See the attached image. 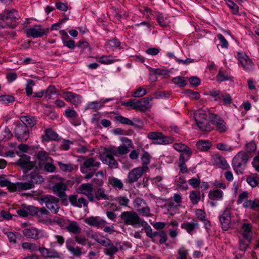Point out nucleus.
Segmentation results:
<instances>
[{"label": "nucleus", "mask_w": 259, "mask_h": 259, "mask_svg": "<svg viewBox=\"0 0 259 259\" xmlns=\"http://www.w3.org/2000/svg\"><path fill=\"white\" fill-rule=\"evenodd\" d=\"M148 169L147 166H142L133 169L129 172L126 182L129 184L137 182L142 176L144 172H146Z\"/></svg>", "instance_id": "0eeeda50"}, {"label": "nucleus", "mask_w": 259, "mask_h": 259, "mask_svg": "<svg viewBox=\"0 0 259 259\" xmlns=\"http://www.w3.org/2000/svg\"><path fill=\"white\" fill-rule=\"evenodd\" d=\"M110 58H111L110 56H107L103 55L99 58V61L102 64H110L119 60L116 59H110Z\"/></svg>", "instance_id": "79ce46f5"}, {"label": "nucleus", "mask_w": 259, "mask_h": 259, "mask_svg": "<svg viewBox=\"0 0 259 259\" xmlns=\"http://www.w3.org/2000/svg\"><path fill=\"white\" fill-rule=\"evenodd\" d=\"M256 150V144L252 141L248 143H247L246 145L245 146V153H247L248 155H249V157L250 156V154L255 152Z\"/></svg>", "instance_id": "a18cd8bd"}, {"label": "nucleus", "mask_w": 259, "mask_h": 259, "mask_svg": "<svg viewBox=\"0 0 259 259\" xmlns=\"http://www.w3.org/2000/svg\"><path fill=\"white\" fill-rule=\"evenodd\" d=\"M149 98H144L136 101L137 110L140 111H145L148 108H150L151 104Z\"/></svg>", "instance_id": "4be33fe9"}, {"label": "nucleus", "mask_w": 259, "mask_h": 259, "mask_svg": "<svg viewBox=\"0 0 259 259\" xmlns=\"http://www.w3.org/2000/svg\"><path fill=\"white\" fill-rule=\"evenodd\" d=\"M155 237L158 236L160 238L159 243L163 244L167 241V237L166 233L163 231L155 232Z\"/></svg>", "instance_id": "13d9d810"}, {"label": "nucleus", "mask_w": 259, "mask_h": 259, "mask_svg": "<svg viewBox=\"0 0 259 259\" xmlns=\"http://www.w3.org/2000/svg\"><path fill=\"white\" fill-rule=\"evenodd\" d=\"M118 248L115 246L112 242L111 241L110 245H107L104 250V253L111 258L113 257V255L118 251Z\"/></svg>", "instance_id": "c756f323"}, {"label": "nucleus", "mask_w": 259, "mask_h": 259, "mask_svg": "<svg viewBox=\"0 0 259 259\" xmlns=\"http://www.w3.org/2000/svg\"><path fill=\"white\" fill-rule=\"evenodd\" d=\"M147 138L150 140H155L154 144L165 145L172 143L174 142V139L170 137L164 136L161 133L157 132H150L148 133Z\"/></svg>", "instance_id": "39448f33"}, {"label": "nucleus", "mask_w": 259, "mask_h": 259, "mask_svg": "<svg viewBox=\"0 0 259 259\" xmlns=\"http://www.w3.org/2000/svg\"><path fill=\"white\" fill-rule=\"evenodd\" d=\"M96 177L97 178L93 180L94 183L99 186H102L104 183V180L106 179L105 172L103 170L99 171L96 174Z\"/></svg>", "instance_id": "cd10ccee"}, {"label": "nucleus", "mask_w": 259, "mask_h": 259, "mask_svg": "<svg viewBox=\"0 0 259 259\" xmlns=\"http://www.w3.org/2000/svg\"><path fill=\"white\" fill-rule=\"evenodd\" d=\"M172 81L180 87H184L186 85V82L184 77L178 76L172 79Z\"/></svg>", "instance_id": "6e6d98bb"}, {"label": "nucleus", "mask_w": 259, "mask_h": 259, "mask_svg": "<svg viewBox=\"0 0 259 259\" xmlns=\"http://www.w3.org/2000/svg\"><path fill=\"white\" fill-rule=\"evenodd\" d=\"M116 201L118 203L123 206H127L130 200L125 196H119L117 197Z\"/></svg>", "instance_id": "0e129e2a"}, {"label": "nucleus", "mask_w": 259, "mask_h": 259, "mask_svg": "<svg viewBox=\"0 0 259 259\" xmlns=\"http://www.w3.org/2000/svg\"><path fill=\"white\" fill-rule=\"evenodd\" d=\"M197 148L202 151L208 150L211 146V144L209 141L201 140L196 144Z\"/></svg>", "instance_id": "2f4dec72"}, {"label": "nucleus", "mask_w": 259, "mask_h": 259, "mask_svg": "<svg viewBox=\"0 0 259 259\" xmlns=\"http://www.w3.org/2000/svg\"><path fill=\"white\" fill-rule=\"evenodd\" d=\"M49 29H43L40 25H35L25 30V32L28 37L32 36L34 38H37L42 36L48 33Z\"/></svg>", "instance_id": "9b49d317"}, {"label": "nucleus", "mask_w": 259, "mask_h": 259, "mask_svg": "<svg viewBox=\"0 0 259 259\" xmlns=\"http://www.w3.org/2000/svg\"><path fill=\"white\" fill-rule=\"evenodd\" d=\"M57 163L60 169L64 172H69L77 169V166L72 163H64L61 161H58Z\"/></svg>", "instance_id": "bb28decb"}, {"label": "nucleus", "mask_w": 259, "mask_h": 259, "mask_svg": "<svg viewBox=\"0 0 259 259\" xmlns=\"http://www.w3.org/2000/svg\"><path fill=\"white\" fill-rule=\"evenodd\" d=\"M74 240L79 244L85 245L88 239L84 235H76L74 237Z\"/></svg>", "instance_id": "052dcab7"}, {"label": "nucleus", "mask_w": 259, "mask_h": 259, "mask_svg": "<svg viewBox=\"0 0 259 259\" xmlns=\"http://www.w3.org/2000/svg\"><path fill=\"white\" fill-rule=\"evenodd\" d=\"M231 221L230 210L226 208L220 217V221L223 230L228 231L231 228Z\"/></svg>", "instance_id": "ddd939ff"}, {"label": "nucleus", "mask_w": 259, "mask_h": 259, "mask_svg": "<svg viewBox=\"0 0 259 259\" xmlns=\"http://www.w3.org/2000/svg\"><path fill=\"white\" fill-rule=\"evenodd\" d=\"M20 17L17 11L14 9L12 10H6L2 13L0 14V20L3 21L10 19L12 21H16Z\"/></svg>", "instance_id": "f3484780"}, {"label": "nucleus", "mask_w": 259, "mask_h": 259, "mask_svg": "<svg viewBox=\"0 0 259 259\" xmlns=\"http://www.w3.org/2000/svg\"><path fill=\"white\" fill-rule=\"evenodd\" d=\"M219 99H222L224 101V104L225 105H230L232 102V98L229 94L221 95L219 97Z\"/></svg>", "instance_id": "e2e57ef3"}, {"label": "nucleus", "mask_w": 259, "mask_h": 259, "mask_svg": "<svg viewBox=\"0 0 259 259\" xmlns=\"http://www.w3.org/2000/svg\"><path fill=\"white\" fill-rule=\"evenodd\" d=\"M22 124L26 126L27 127H32L36 123V120L33 116L30 115L22 116L20 117Z\"/></svg>", "instance_id": "5701e85b"}, {"label": "nucleus", "mask_w": 259, "mask_h": 259, "mask_svg": "<svg viewBox=\"0 0 259 259\" xmlns=\"http://www.w3.org/2000/svg\"><path fill=\"white\" fill-rule=\"evenodd\" d=\"M15 98L11 95H2L0 96V101L4 103L8 104L9 103L14 102Z\"/></svg>", "instance_id": "603ef678"}, {"label": "nucleus", "mask_w": 259, "mask_h": 259, "mask_svg": "<svg viewBox=\"0 0 259 259\" xmlns=\"http://www.w3.org/2000/svg\"><path fill=\"white\" fill-rule=\"evenodd\" d=\"M197 117L198 119H201V121H203V119L206 120L207 115L205 112L203 110H199L197 111L194 114V118L195 121L196 122Z\"/></svg>", "instance_id": "69168bd1"}, {"label": "nucleus", "mask_w": 259, "mask_h": 259, "mask_svg": "<svg viewBox=\"0 0 259 259\" xmlns=\"http://www.w3.org/2000/svg\"><path fill=\"white\" fill-rule=\"evenodd\" d=\"M238 57L244 70L250 71L253 68V63L245 53H238Z\"/></svg>", "instance_id": "2eb2a0df"}, {"label": "nucleus", "mask_w": 259, "mask_h": 259, "mask_svg": "<svg viewBox=\"0 0 259 259\" xmlns=\"http://www.w3.org/2000/svg\"><path fill=\"white\" fill-rule=\"evenodd\" d=\"M18 187L19 190H28L33 187V184L29 181V182H18Z\"/></svg>", "instance_id": "864d4df0"}, {"label": "nucleus", "mask_w": 259, "mask_h": 259, "mask_svg": "<svg viewBox=\"0 0 259 259\" xmlns=\"http://www.w3.org/2000/svg\"><path fill=\"white\" fill-rule=\"evenodd\" d=\"M35 85L33 80L29 79L27 80V83L25 89L27 96H30L32 94V87Z\"/></svg>", "instance_id": "4d7b16f0"}, {"label": "nucleus", "mask_w": 259, "mask_h": 259, "mask_svg": "<svg viewBox=\"0 0 259 259\" xmlns=\"http://www.w3.org/2000/svg\"><path fill=\"white\" fill-rule=\"evenodd\" d=\"M22 247L24 249H28L31 251H35L38 250L39 247L35 243L24 242L22 244Z\"/></svg>", "instance_id": "49530a36"}, {"label": "nucleus", "mask_w": 259, "mask_h": 259, "mask_svg": "<svg viewBox=\"0 0 259 259\" xmlns=\"http://www.w3.org/2000/svg\"><path fill=\"white\" fill-rule=\"evenodd\" d=\"M208 196L212 200H218L222 198L223 192L219 189L211 190L209 192Z\"/></svg>", "instance_id": "c85d7f7f"}, {"label": "nucleus", "mask_w": 259, "mask_h": 259, "mask_svg": "<svg viewBox=\"0 0 259 259\" xmlns=\"http://www.w3.org/2000/svg\"><path fill=\"white\" fill-rule=\"evenodd\" d=\"M38 250L42 255L51 258H60L59 253L55 249L39 247Z\"/></svg>", "instance_id": "aec40b11"}, {"label": "nucleus", "mask_w": 259, "mask_h": 259, "mask_svg": "<svg viewBox=\"0 0 259 259\" xmlns=\"http://www.w3.org/2000/svg\"><path fill=\"white\" fill-rule=\"evenodd\" d=\"M37 158L39 160L45 162L52 160V159L49 156V153L43 150L39 151L38 152Z\"/></svg>", "instance_id": "72a5a7b5"}, {"label": "nucleus", "mask_w": 259, "mask_h": 259, "mask_svg": "<svg viewBox=\"0 0 259 259\" xmlns=\"http://www.w3.org/2000/svg\"><path fill=\"white\" fill-rule=\"evenodd\" d=\"M145 231L146 233V235L149 238L152 239V241L155 242V240L153 239L154 237H155V232L154 233L152 232V229L151 227L147 224V225H144Z\"/></svg>", "instance_id": "5fc2aeb1"}, {"label": "nucleus", "mask_w": 259, "mask_h": 259, "mask_svg": "<svg viewBox=\"0 0 259 259\" xmlns=\"http://www.w3.org/2000/svg\"><path fill=\"white\" fill-rule=\"evenodd\" d=\"M226 4L232 10V12L234 15L239 14L238 7L233 1L231 0H225Z\"/></svg>", "instance_id": "09e8293b"}, {"label": "nucleus", "mask_w": 259, "mask_h": 259, "mask_svg": "<svg viewBox=\"0 0 259 259\" xmlns=\"http://www.w3.org/2000/svg\"><path fill=\"white\" fill-rule=\"evenodd\" d=\"M210 122L214 126V128L220 133L227 131L228 128L226 122L220 117L214 114L209 116ZM213 128V127H212Z\"/></svg>", "instance_id": "1a4fd4ad"}, {"label": "nucleus", "mask_w": 259, "mask_h": 259, "mask_svg": "<svg viewBox=\"0 0 259 259\" xmlns=\"http://www.w3.org/2000/svg\"><path fill=\"white\" fill-rule=\"evenodd\" d=\"M197 125L202 131L209 132L213 129L210 123H208L206 120L203 119V121H201V119H198V117H197Z\"/></svg>", "instance_id": "b1692460"}, {"label": "nucleus", "mask_w": 259, "mask_h": 259, "mask_svg": "<svg viewBox=\"0 0 259 259\" xmlns=\"http://www.w3.org/2000/svg\"><path fill=\"white\" fill-rule=\"evenodd\" d=\"M58 135L52 129L49 128L46 130L45 135L42 136L43 141H48L49 140H57Z\"/></svg>", "instance_id": "a878e982"}, {"label": "nucleus", "mask_w": 259, "mask_h": 259, "mask_svg": "<svg viewBox=\"0 0 259 259\" xmlns=\"http://www.w3.org/2000/svg\"><path fill=\"white\" fill-rule=\"evenodd\" d=\"M115 119L120 123L135 126L134 123L130 119L126 117H124L120 115L116 116L115 117Z\"/></svg>", "instance_id": "37998d69"}, {"label": "nucleus", "mask_w": 259, "mask_h": 259, "mask_svg": "<svg viewBox=\"0 0 259 259\" xmlns=\"http://www.w3.org/2000/svg\"><path fill=\"white\" fill-rule=\"evenodd\" d=\"M65 115L68 118H76L78 114L74 110L68 108L65 111Z\"/></svg>", "instance_id": "338daca9"}, {"label": "nucleus", "mask_w": 259, "mask_h": 259, "mask_svg": "<svg viewBox=\"0 0 259 259\" xmlns=\"http://www.w3.org/2000/svg\"><path fill=\"white\" fill-rule=\"evenodd\" d=\"M215 161L216 164L222 169H227L229 166L226 160L222 156H216Z\"/></svg>", "instance_id": "4c0bfd02"}, {"label": "nucleus", "mask_w": 259, "mask_h": 259, "mask_svg": "<svg viewBox=\"0 0 259 259\" xmlns=\"http://www.w3.org/2000/svg\"><path fill=\"white\" fill-rule=\"evenodd\" d=\"M246 181L247 183L252 187H254L256 186L259 187V178L257 177H247Z\"/></svg>", "instance_id": "3c124183"}, {"label": "nucleus", "mask_w": 259, "mask_h": 259, "mask_svg": "<svg viewBox=\"0 0 259 259\" xmlns=\"http://www.w3.org/2000/svg\"><path fill=\"white\" fill-rule=\"evenodd\" d=\"M16 164L21 167L25 173L31 170L35 165L33 162L30 161V157L26 155L21 156Z\"/></svg>", "instance_id": "9d476101"}, {"label": "nucleus", "mask_w": 259, "mask_h": 259, "mask_svg": "<svg viewBox=\"0 0 259 259\" xmlns=\"http://www.w3.org/2000/svg\"><path fill=\"white\" fill-rule=\"evenodd\" d=\"M251 237H247L242 236V238L239 241V249L242 251L246 250L248 245L250 244Z\"/></svg>", "instance_id": "473e14b6"}, {"label": "nucleus", "mask_w": 259, "mask_h": 259, "mask_svg": "<svg viewBox=\"0 0 259 259\" xmlns=\"http://www.w3.org/2000/svg\"><path fill=\"white\" fill-rule=\"evenodd\" d=\"M71 241L67 240L66 243V246L67 249L75 256L79 257L82 252L81 249L78 246L74 247L70 243Z\"/></svg>", "instance_id": "393cba45"}, {"label": "nucleus", "mask_w": 259, "mask_h": 259, "mask_svg": "<svg viewBox=\"0 0 259 259\" xmlns=\"http://www.w3.org/2000/svg\"><path fill=\"white\" fill-rule=\"evenodd\" d=\"M109 182L110 184L114 188H118L119 189H122L123 187V185L121 180L114 177L109 178Z\"/></svg>", "instance_id": "f704fd0d"}, {"label": "nucleus", "mask_w": 259, "mask_h": 259, "mask_svg": "<svg viewBox=\"0 0 259 259\" xmlns=\"http://www.w3.org/2000/svg\"><path fill=\"white\" fill-rule=\"evenodd\" d=\"M23 234L28 238L37 240L44 237V232L42 230H39L35 227H30L24 229Z\"/></svg>", "instance_id": "f8f14e48"}, {"label": "nucleus", "mask_w": 259, "mask_h": 259, "mask_svg": "<svg viewBox=\"0 0 259 259\" xmlns=\"http://www.w3.org/2000/svg\"><path fill=\"white\" fill-rule=\"evenodd\" d=\"M14 133L17 139L21 142L27 141L29 137V130L26 125L19 122L16 124Z\"/></svg>", "instance_id": "423d86ee"}, {"label": "nucleus", "mask_w": 259, "mask_h": 259, "mask_svg": "<svg viewBox=\"0 0 259 259\" xmlns=\"http://www.w3.org/2000/svg\"><path fill=\"white\" fill-rule=\"evenodd\" d=\"M68 199L71 204L73 206L81 208L82 206L87 207L89 204L88 201L83 197H79L77 195H71Z\"/></svg>", "instance_id": "4468645a"}, {"label": "nucleus", "mask_w": 259, "mask_h": 259, "mask_svg": "<svg viewBox=\"0 0 259 259\" xmlns=\"http://www.w3.org/2000/svg\"><path fill=\"white\" fill-rule=\"evenodd\" d=\"M44 169L48 172H54L56 170L55 166L50 162V161H48L45 162L44 164Z\"/></svg>", "instance_id": "774afa93"}, {"label": "nucleus", "mask_w": 259, "mask_h": 259, "mask_svg": "<svg viewBox=\"0 0 259 259\" xmlns=\"http://www.w3.org/2000/svg\"><path fill=\"white\" fill-rule=\"evenodd\" d=\"M7 236L10 242L16 243V239L18 238H20L21 237V235L19 234H15L12 232H10L7 233Z\"/></svg>", "instance_id": "680f3d73"}, {"label": "nucleus", "mask_w": 259, "mask_h": 259, "mask_svg": "<svg viewBox=\"0 0 259 259\" xmlns=\"http://www.w3.org/2000/svg\"><path fill=\"white\" fill-rule=\"evenodd\" d=\"M65 225V229L70 233L78 234L81 232V228L79 224L76 221L67 220Z\"/></svg>", "instance_id": "6ab92c4d"}, {"label": "nucleus", "mask_w": 259, "mask_h": 259, "mask_svg": "<svg viewBox=\"0 0 259 259\" xmlns=\"http://www.w3.org/2000/svg\"><path fill=\"white\" fill-rule=\"evenodd\" d=\"M100 163L99 162H96L93 157L89 158L83 162V166L85 168L91 167H99Z\"/></svg>", "instance_id": "58836bf2"}, {"label": "nucleus", "mask_w": 259, "mask_h": 259, "mask_svg": "<svg viewBox=\"0 0 259 259\" xmlns=\"http://www.w3.org/2000/svg\"><path fill=\"white\" fill-rule=\"evenodd\" d=\"M105 155L107 157H112L114 156H118L117 148L115 147H110L105 150Z\"/></svg>", "instance_id": "de8ad7c7"}, {"label": "nucleus", "mask_w": 259, "mask_h": 259, "mask_svg": "<svg viewBox=\"0 0 259 259\" xmlns=\"http://www.w3.org/2000/svg\"><path fill=\"white\" fill-rule=\"evenodd\" d=\"M120 217L126 225H131L134 227H140L147 225V223L141 219L134 211H125L121 212Z\"/></svg>", "instance_id": "f03ea898"}, {"label": "nucleus", "mask_w": 259, "mask_h": 259, "mask_svg": "<svg viewBox=\"0 0 259 259\" xmlns=\"http://www.w3.org/2000/svg\"><path fill=\"white\" fill-rule=\"evenodd\" d=\"M178 253L179 256L177 257V259H187L188 251L185 247H182L180 248L178 250Z\"/></svg>", "instance_id": "bf43d9fd"}, {"label": "nucleus", "mask_w": 259, "mask_h": 259, "mask_svg": "<svg viewBox=\"0 0 259 259\" xmlns=\"http://www.w3.org/2000/svg\"><path fill=\"white\" fill-rule=\"evenodd\" d=\"M63 98L75 106H78L81 102V96L70 92H63Z\"/></svg>", "instance_id": "dca6fc26"}, {"label": "nucleus", "mask_w": 259, "mask_h": 259, "mask_svg": "<svg viewBox=\"0 0 259 259\" xmlns=\"http://www.w3.org/2000/svg\"><path fill=\"white\" fill-rule=\"evenodd\" d=\"M93 185L91 183H84L79 186L78 188V192L85 195L91 202L101 199L109 200L110 197L105 194L104 188H99L93 194Z\"/></svg>", "instance_id": "f257e3e1"}, {"label": "nucleus", "mask_w": 259, "mask_h": 259, "mask_svg": "<svg viewBox=\"0 0 259 259\" xmlns=\"http://www.w3.org/2000/svg\"><path fill=\"white\" fill-rule=\"evenodd\" d=\"M33 206H24L23 208L19 209L17 210V213L21 217H26L30 212L32 211Z\"/></svg>", "instance_id": "e433bc0d"}, {"label": "nucleus", "mask_w": 259, "mask_h": 259, "mask_svg": "<svg viewBox=\"0 0 259 259\" xmlns=\"http://www.w3.org/2000/svg\"><path fill=\"white\" fill-rule=\"evenodd\" d=\"M249 155L244 151L239 152L233 158L232 165L234 170L238 174H242Z\"/></svg>", "instance_id": "20e7f679"}, {"label": "nucleus", "mask_w": 259, "mask_h": 259, "mask_svg": "<svg viewBox=\"0 0 259 259\" xmlns=\"http://www.w3.org/2000/svg\"><path fill=\"white\" fill-rule=\"evenodd\" d=\"M93 238L96 242L106 247L107 245H110L111 242V240L103 236H93Z\"/></svg>", "instance_id": "ea45409f"}, {"label": "nucleus", "mask_w": 259, "mask_h": 259, "mask_svg": "<svg viewBox=\"0 0 259 259\" xmlns=\"http://www.w3.org/2000/svg\"><path fill=\"white\" fill-rule=\"evenodd\" d=\"M29 180L33 184L34 186V184H39L44 181V179L41 176L36 173H31L29 175Z\"/></svg>", "instance_id": "7c9ffc66"}, {"label": "nucleus", "mask_w": 259, "mask_h": 259, "mask_svg": "<svg viewBox=\"0 0 259 259\" xmlns=\"http://www.w3.org/2000/svg\"><path fill=\"white\" fill-rule=\"evenodd\" d=\"M41 202L46 204V207L54 213H57L59 206L58 205L59 199L51 195L42 196L40 199Z\"/></svg>", "instance_id": "6e6552de"}, {"label": "nucleus", "mask_w": 259, "mask_h": 259, "mask_svg": "<svg viewBox=\"0 0 259 259\" xmlns=\"http://www.w3.org/2000/svg\"><path fill=\"white\" fill-rule=\"evenodd\" d=\"M84 222L90 226L100 229L103 228L106 223L105 221L100 219V218L93 216L85 218Z\"/></svg>", "instance_id": "a211bd4d"}, {"label": "nucleus", "mask_w": 259, "mask_h": 259, "mask_svg": "<svg viewBox=\"0 0 259 259\" xmlns=\"http://www.w3.org/2000/svg\"><path fill=\"white\" fill-rule=\"evenodd\" d=\"M197 225V223L185 222L181 225V227L187 230L188 233L192 232Z\"/></svg>", "instance_id": "8fccbe9b"}, {"label": "nucleus", "mask_w": 259, "mask_h": 259, "mask_svg": "<svg viewBox=\"0 0 259 259\" xmlns=\"http://www.w3.org/2000/svg\"><path fill=\"white\" fill-rule=\"evenodd\" d=\"M190 199L193 204H197L200 200V192L197 191H192L190 193Z\"/></svg>", "instance_id": "c9c22d12"}, {"label": "nucleus", "mask_w": 259, "mask_h": 259, "mask_svg": "<svg viewBox=\"0 0 259 259\" xmlns=\"http://www.w3.org/2000/svg\"><path fill=\"white\" fill-rule=\"evenodd\" d=\"M51 182L54 184L52 187L53 192L63 201L67 200V196L64 192L67 185L63 182L62 179L58 176H54L51 178Z\"/></svg>", "instance_id": "7ed1b4c3"}, {"label": "nucleus", "mask_w": 259, "mask_h": 259, "mask_svg": "<svg viewBox=\"0 0 259 259\" xmlns=\"http://www.w3.org/2000/svg\"><path fill=\"white\" fill-rule=\"evenodd\" d=\"M0 186L1 187H7L8 190L11 192H15L19 190L18 187V183H11L5 178L0 177Z\"/></svg>", "instance_id": "412c9836"}, {"label": "nucleus", "mask_w": 259, "mask_h": 259, "mask_svg": "<svg viewBox=\"0 0 259 259\" xmlns=\"http://www.w3.org/2000/svg\"><path fill=\"white\" fill-rule=\"evenodd\" d=\"M103 161L112 168H115L117 167V162L114 157L105 156Z\"/></svg>", "instance_id": "a19ab883"}, {"label": "nucleus", "mask_w": 259, "mask_h": 259, "mask_svg": "<svg viewBox=\"0 0 259 259\" xmlns=\"http://www.w3.org/2000/svg\"><path fill=\"white\" fill-rule=\"evenodd\" d=\"M252 226L250 224L244 223L242 227L243 230L242 236L247 237H251V232L252 229Z\"/></svg>", "instance_id": "c03bdc74"}]
</instances>
